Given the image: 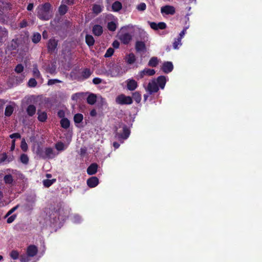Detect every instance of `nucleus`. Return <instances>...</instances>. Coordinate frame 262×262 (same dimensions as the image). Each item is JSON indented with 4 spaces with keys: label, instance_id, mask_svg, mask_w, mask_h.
I'll list each match as a JSON object with an SVG mask.
<instances>
[{
    "label": "nucleus",
    "instance_id": "nucleus-22",
    "mask_svg": "<svg viewBox=\"0 0 262 262\" xmlns=\"http://www.w3.org/2000/svg\"><path fill=\"white\" fill-rule=\"evenodd\" d=\"M64 112L62 110H60L58 112V116L62 118L60 121L61 126L63 128H66V118L64 117Z\"/></svg>",
    "mask_w": 262,
    "mask_h": 262
},
{
    "label": "nucleus",
    "instance_id": "nucleus-46",
    "mask_svg": "<svg viewBox=\"0 0 262 262\" xmlns=\"http://www.w3.org/2000/svg\"><path fill=\"white\" fill-rule=\"evenodd\" d=\"M48 72L51 74H54L56 73V67L55 65L49 66L47 69Z\"/></svg>",
    "mask_w": 262,
    "mask_h": 262
},
{
    "label": "nucleus",
    "instance_id": "nucleus-50",
    "mask_svg": "<svg viewBox=\"0 0 262 262\" xmlns=\"http://www.w3.org/2000/svg\"><path fill=\"white\" fill-rule=\"evenodd\" d=\"M166 28V24L164 22H160L158 24L157 30H163Z\"/></svg>",
    "mask_w": 262,
    "mask_h": 262
},
{
    "label": "nucleus",
    "instance_id": "nucleus-40",
    "mask_svg": "<svg viewBox=\"0 0 262 262\" xmlns=\"http://www.w3.org/2000/svg\"><path fill=\"white\" fill-rule=\"evenodd\" d=\"M10 257L13 259H17L19 258V253L16 250H12L10 253Z\"/></svg>",
    "mask_w": 262,
    "mask_h": 262
},
{
    "label": "nucleus",
    "instance_id": "nucleus-17",
    "mask_svg": "<svg viewBox=\"0 0 262 262\" xmlns=\"http://www.w3.org/2000/svg\"><path fill=\"white\" fill-rule=\"evenodd\" d=\"M135 49L137 52H142L146 50L145 44L143 41H137L136 42Z\"/></svg>",
    "mask_w": 262,
    "mask_h": 262
},
{
    "label": "nucleus",
    "instance_id": "nucleus-47",
    "mask_svg": "<svg viewBox=\"0 0 262 262\" xmlns=\"http://www.w3.org/2000/svg\"><path fill=\"white\" fill-rule=\"evenodd\" d=\"M146 8V5L144 3H141L137 6V9L140 11H144Z\"/></svg>",
    "mask_w": 262,
    "mask_h": 262
},
{
    "label": "nucleus",
    "instance_id": "nucleus-51",
    "mask_svg": "<svg viewBox=\"0 0 262 262\" xmlns=\"http://www.w3.org/2000/svg\"><path fill=\"white\" fill-rule=\"evenodd\" d=\"M55 147L57 150H63L64 147V144L61 142H58L56 144Z\"/></svg>",
    "mask_w": 262,
    "mask_h": 262
},
{
    "label": "nucleus",
    "instance_id": "nucleus-33",
    "mask_svg": "<svg viewBox=\"0 0 262 262\" xmlns=\"http://www.w3.org/2000/svg\"><path fill=\"white\" fill-rule=\"evenodd\" d=\"M41 39V35L38 32L34 33L32 37V41L34 43L39 42Z\"/></svg>",
    "mask_w": 262,
    "mask_h": 262
},
{
    "label": "nucleus",
    "instance_id": "nucleus-53",
    "mask_svg": "<svg viewBox=\"0 0 262 262\" xmlns=\"http://www.w3.org/2000/svg\"><path fill=\"white\" fill-rule=\"evenodd\" d=\"M8 158L6 153H3L0 157V163L4 162Z\"/></svg>",
    "mask_w": 262,
    "mask_h": 262
},
{
    "label": "nucleus",
    "instance_id": "nucleus-31",
    "mask_svg": "<svg viewBox=\"0 0 262 262\" xmlns=\"http://www.w3.org/2000/svg\"><path fill=\"white\" fill-rule=\"evenodd\" d=\"M4 181L6 184H12L13 182V178L11 174H6L4 177Z\"/></svg>",
    "mask_w": 262,
    "mask_h": 262
},
{
    "label": "nucleus",
    "instance_id": "nucleus-43",
    "mask_svg": "<svg viewBox=\"0 0 262 262\" xmlns=\"http://www.w3.org/2000/svg\"><path fill=\"white\" fill-rule=\"evenodd\" d=\"M62 81L57 79H49L48 81L47 84L48 85H53L56 84L57 83H62Z\"/></svg>",
    "mask_w": 262,
    "mask_h": 262
},
{
    "label": "nucleus",
    "instance_id": "nucleus-34",
    "mask_svg": "<svg viewBox=\"0 0 262 262\" xmlns=\"http://www.w3.org/2000/svg\"><path fill=\"white\" fill-rule=\"evenodd\" d=\"M107 28L108 30L114 32L116 30L117 25L114 21H111L107 23Z\"/></svg>",
    "mask_w": 262,
    "mask_h": 262
},
{
    "label": "nucleus",
    "instance_id": "nucleus-7",
    "mask_svg": "<svg viewBox=\"0 0 262 262\" xmlns=\"http://www.w3.org/2000/svg\"><path fill=\"white\" fill-rule=\"evenodd\" d=\"M159 90V86L155 80H152L151 82L148 83L147 91L149 92V94L157 93Z\"/></svg>",
    "mask_w": 262,
    "mask_h": 262
},
{
    "label": "nucleus",
    "instance_id": "nucleus-11",
    "mask_svg": "<svg viewBox=\"0 0 262 262\" xmlns=\"http://www.w3.org/2000/svg\"><path fill=\"white\" fill-rule=\"evenodd\" d=\"M57 46V41L54 38H51L48 43V51L50 52L55 51Z\"/></svg>",
    "mask_w": 262,
    "mask_h": 262
},
{
    "label": "nucleus",
    "instance_id": "nucleus-10",
    "mask_svg": "<svg viewBox=\"0 0 262 262\" xmlns=\"http://www.w3.org/2000/svg\"><path fill=\"white\" fill-rule=\"evenodd\" d=\"M8 36V30L6 28L0 26V43L4 42L7 39Z\"/></svg>",
    "mask_w": 262,
    "mask_h": 262
},
{
    "label": "nucleus",
    "instance_id": "nucleus-26",
    "mask_svg": "<svg viewBox=\"0 0 262 262\" xmlns=\"http://www.w3.org/2000/svg\"><path fill=\"white\" fill-rule=\"evenodd\" d=\"M85 42L89 47L93 46L95 42V40L93 36L87 34L85 36Z\"/></svg>",
    "mask_w": 262,
    "mask_h": 262
},
{
    "label": "nucleus",
    "instance_id": "nucleus-63",
    "mask_svg": "<svg viewBox=\"0 0 262 262\" xmlns=\"http://www.w3.org/2000/svg\"><path fill=\"white\" fill-rule=\"evenodd\" d=\"M97 114V112H96V111L94 109L92 110L91 112H90V115L91 116H95Z\"/></svg>",
    "mask_w": 262,
    "mask_h": 262
},
{
    "label": "nucleus",
    "instance_id": "nucleus-5",
    "mask_svg": "<svg viewBox=\"0 0 262 262\" xmlns=\"http://www.w3.org/2000/svg\"><path fill=\"white\" fill-rule=\"evenodd\" d=\"M118 38L124 45H127L132 39V35L128 33H118Z\"/></svg>",
    "mask_w": 262,
    "mask_h": 262
},
{
    "label": "nucleus",
    "instance_id": "nucleus-8",
    "mask_svg": "<svg viewBox=\"0 0 262 262\" xmlns=\"http://www.w3.org/2000/svg\"><path fill=\"white\" fill-rule=\"evenodd\" d=\"M161 69L164 73L168 74L173 70V64L171 61H165L163 63Z\"/></svg>",
    "mask_w": 262,
    "mask_h": 262
},
{
    "label": "nucleus",
    "instance_id": "nucleus-37",
    "mask_svg": "<svg viewBox=\"0 0 262 262\" xmlns=\"http://www.w3.org/2000/svg\"><path fill=\"white\" fill-rule=\"evenodd\" d=\"M63 0L62 1L61 5L58 8V13L60 14L61 15L64 16L66 14V5L63 3Z\"/></svg>",
    "mask_w": 262,
    "mask_h": 262
},
{
    "label": "nucleus",
    "instance_id": "nucleus-1",
    "mask_svg": "<svg viewBox=\"0 0 262 262\" xmlns=\"http://www.w3.org/2000/svg\"><path fill=\"white\" fill-rule=\"evenodd\" d=\"M36 12L37 16L40 19L49 20L53 16L52 5L48 2L40 4L36 8Z\"/></svg>",
    "mask_w": 262,
    "mask_h": 262
},
{
    "label": "nucleus",
    "instance_id": "nucleus-59",
    "mask_svg": "<svg viewBox=\"0 0 262 262\" xmlns=\"http://www.w3.org/2000/svg\"><path fill=\"white\" fill-rule=\"evenodd\" d=\"M34 8V4L33 3H29L27 7V10L29 11H31L33 10Z\"/></svg>",
    "mask_w": 262,
    "mask_h": 262
},
{
    "label": "nucleus",
    "instance_id": "nucleus-57",
    "mask_svg": "<svg viewBox=\"0 0 262 262\" xmlns=\"http://www.w3.org/2000/svg\"><path fill=\"white\" fill-rule=\"evenodd\" d=\"M112 46H113V48H114L115 49H118L119 47L120 43L118 41L115 40L113 41V42L112 43Z\"/></svg>",
    "mask_w": 262,
    "mask_h": 262
},
{
    "label": "nucleus",
    "instance_id": "nucleus-62",
    "mask_svg": "<svg viewBox=\"0 0 262 262\" xmlns=\"http://www.w3.org/2000/svg\"><path fill=\"white\" fill-rule=\"evenodd\" d=\"M5 13L4 10L3 9V5L2 2H0V15H2Z\"/></svg>",
    "mask_w": 262,
    "mask_h": 262
},
{
    "label": "nucleus",
    "instance_id": "nucleus-54",
    "mask_svg": "<svg viewBox=\"0 0 262 262\" xmlns=\"http://www.w3.org/2000/svg\"><path fill=\"white\" fill-rule=\"evenodd\" d=\"M93 82L95 84H99L102 82V79L100 78L96 77L93 79Z\"/></svg>",
    "mask_w": 262,
    "mask_h": 262
},
{
    "label": "nucleus",
    "instance_id": "nucleus-35",
    "mask_svg": "<svg viewBox=\"0 0 262 262\" xmlns=\"http://www.w3.org/2000/svg\"><path fill=\"white\" fill-rule=\"evenodd\" d=\"M83 119V116L82 114L78 113L74 115V121L75 123H80Z\"/></svg>",
    "mask_w": 262,
    "mask_h": 262
},
{
    "label": "nucleus",
    "instance_id": "nucleus-16",
    "mask_svg": "<svg viewBox=\"0 0 262 262\" xmlns=\"http://www.w3.org/2000/svg\"><path fill=\"white\" fill-rule=\"evenodd\" d=\"M92 31L95 36H99L103 33L102 27L99 25H95L93 27Z\"/></svg>",
    "mask_w": 262,
    "mask_h": 262
},
{
    "label": "nucleus",
    "instance_id": "nucleus-13",
    "mask_svg": "<svg viewBox=\"0 0 262 262\" xmlns=\"http://www.w3.org/2000/svg\"><path fill=\"white\" fill-rule=\"evenodd\" d=\"M92 72L91 71L89 68L84 69L81 73V76L79 77L80 80H84L89 78L92 75Z\"/></svg>",
    "mask_w": 262,
    "mask_h": 262
},
{
    "label": "nucleus",
    "instance_id": "nucleus-38",
    "mask_svg": "<svg viewBox=\"0 0 262 262\" xmlns=\"http://www.w3.org/2000/svg\"><path fill=\"white\" fill-rule=\"evenodd\" d=\"M29 256L28 255L27 253L23 254L19 256V260L20 262H29L30 260Z\"/></svg>",
    "mask_w": 262,
    "mask_h": 262
},
{
    "label": "nucleus",
    "instance_id": "nucleus-2",
    "mask_svg": "<svg viewBox=\"0 0 262 262\" xmlns=\"http://www.w3.org/2000/svg\"><path fill=\"white\" fill-rule=\"evenodd\" d=\"M24 70V67L21 64H18L15 68L14 71L17 74H19L15 77V79L17 83H20L23 82L25 78V74L23 73Z\"/></svg>",
    "mask_w": 262,
    "mask_h": 262
},
{
    "label": "nucleus",
    "instance_id": "nucleus-3",
    "mask_svg": "<svg viewBox=\"0 0 262 262\" xmlns=\"http://www.w3.org/2000/svg\"><path fill=\"white\" fill-rule=\"evenodd\" d=\"M116 101L118 104L121 105L131 104L133 102L131 97L125 96L124 94H121L118 96Z\"/></svg>",
    "mask_w": 262,
    "mask_h": 262
},
{
    "label": "nucleus",
    "instance_id": "nucleus-55",
    "mask_svg": "<svg viewBox=\"0 0 262 262\" xmlns=\"http://www.w3.org/2000/svg\"><path fill=\"white\" fill-rule=\"evenodd\" d=\"M150 27L151 29L157 30L158 24L155 22H149Z\"/></svg>",
    "mask_w": 262,
    "mask_h": 262
},
{
    "label": "nucleus",
    "instance_id": "nucleus-32",
    "mask_svg": "<svg viewBox=\"0 0 262 262\" xmlns=\"http://www.w3.org/2000/svg\"><path fill=\"white\" fill-rule=\"evenodd\" d=\"M55 179H53L51 180L46 179L43 180V185L45 187L48 188L51 186L54 183L56 182Z\"/></svg>",
    "mask_w": 262,
    "mask_h": 262
},
{
    "label": "nucleus",
    "instance_id": "nucleus-44",
    "mask_svg": "<svg viewBox=\"0 0 262 262\" xmlns=\"http://www.w3.org/2000/svg\"><path fill=\"white\" fill-rule=\"evenodd\" d=\"M28 84L29 87H35L37 85L36 80L35 78H30L28 81Z\"/></svg>",
    "mask_w": 262,
    "mask_h": 262
},
{
    "label": "nucleus",
    "instance_id": "nucleus-20",
    "mask_svg": "<svg viewBox=\"0 0 262 262\" xmlns=\"http://www.w3.org/2000/svg\"><path fill=\"white\" fill-rule=\"evenodd\" d=\"M97 100L96 95L94 94H90L86 98L87 103L90 105L94 104Z\"/></svg>",
    "mask_w": 262,
    "mask_h": 262
},
{
    "label": "nucleus",
    "instance_id": "nucleus-9",
    "mask_svg": "<svg viewBox=\"0 0 262 262\" xmlns=\"http://www.w3.org/2000/svg\"><path fill=\"white\" fill-rule=\"evenodd\" d=\"M37 247L34 245H31L27 248L26 253L30 257H34L37 254Z\"/></svg>",
    "mask_w": 262,
    "mask_h": 262
},
{
    "label": "nucleus",
    "instance_id": "nucleus-56",
    "mask_svg": "<svg viewBox=\"0 0 262 262\" xmlns=\"http://www.w3.org/2000/svg\"><path fill=\"white\" fill-rule=\"evenodd\" d=\"M187 29V27L184 28L183 30L180 32L179 34V37L178 38H181V39L182 38L183 36L185 34L186 30Z\"/></svg>",
    "mask_w": 262,
    "mask_h": 262
},
{
    "label": "nucleus",
    "instance_id": "nucleus-4",
    "mask_svg": "<svg viewBox=\"0 0 262 262\" xmlns=\"http://www.w3.org/2000/svg\"><path fill=\"white\" fill-rule=\"evenodd\" d=\"M37 155L42 159H52L55 155L53 149L51 147L46 148L45 151L38 150Z\"/></svg>",
    "mask_w": 262,
    "mask_h": 262
},
{
    "label": "nucleus",
    "instance_id": "nucleus-6",
    "mask_svg": "<svg viewBox=\"0 0 262 262\" xmlns=\"http://www.w3.org/2000/svg\"><path fill=\"white\" fill-rule=\"evenodd\" d=\"M161 12L166 15H173L176 13V9L172 6L166 5L161 7Z\"/></svg>",
    "mask_w": 262,
    "mask_h": 262
},
{
    "label": "nucleus",
    "instance_id": "nucleus-15",
    "mask_svg": "<svg viewBox=\"0 0 262 262\" xmlns=\"http://www.w3.org/2000/svg\"><path fill=\"white\" fill-rule=\"evenodd\" d=\"M155 73L156 72L154 69L145 68L143 70L140 71L139 76L140 78H142L145 75L152 76L155 74Z\"/></svg>",
    "mask_w": 262,
    "mask_h": 262
},
{
    "label": "nucleus",
    "instance_id": "nucleus-60",
    "mask_svg": "<svg viewBox=\"0 0 262 262\" xmlns=\"http://www.w3.org/2000/svg\"><path fill=\"white\" fill-rule=\"evenodd\" d=\"M21 148L24 151H26L27 150V145L26 142H24V143L23 142L21 143Z\"/></svg>",
    "mask_w": 262,
    "mask_h": 262
},
{
    "label": "nucleus",
    "instance_id": "nucleus-58",
    "mask_svg": "<svg viewBox=\"0 0 262 262\" xmlns=\"http://www.w3.org/2000/svg\"><path fill=\"white\" fill-rule=\"evenodd\" d=\"M10 137L11 139H13L14 138H20V135L18 133H15L14 134H13L10 136Z\"/></svg>",
    "mask_w": 262,
    "mask_h": 262
},
{
    "label": "nucleus",
    "instance_id": "nucleus-48",
    "mask_svg": "<svg viewBox=\"0 0 262 262\" xmlns=\"http://www.w3.org/2000/svg\"><path fill=\"white\" fill-rule=\"evenodd\" d=\"M181 38H178L176 39L173 43V47L174 49H178V46L181 45Z\"/></svg>",
    "mask_w": 262,
    "mask_h": 262
},
{
    "label": "nucleus",
    "instance_id": "nucleus-25",
    "mask_svg": "<svg viewBox=\"0 0 262 262\" xmlns=\"http://www.w3.org/2000/svg\"><path fill=\"white\" fill-rule=\"evenodd\" d=\"M38 119L40 122H45L47 119V115L45 112L38 111Z\"/></svg>",
    "mask_w": 262,
    "mask_h": 262
},
{
    "label": "nucleus",
    "instance_id": "nucleus-24",
    "mask_svg": "<svg viewBox=\"0 0 262 262\" xmlns=\"http://www.w3.org/2000/svg\"><path fill=\"white\" fill-rule=\"evenodd\" d=\"M84 94L83 93H77L73 94L72 96L73 100L78 101V100L81 101L84 99Z\"/></svg>",
    "mask_w": 262,
    "mask_h": 262
},
{
    "label": "nucleus",
    "instance_id": "nucleus-30",
    "mask_svg": "<svg viewBox=\"0 0 262 262\" xmlns=\"http://www.w3.org/2000/svg\"><path fill=\"white\" fill-rule=\"evenodd\" d=\"M158 64V58L156 57H151L148 63V65L151 67H156Z\"/></svg>",
    "mask_w": 262,
    "mask_h": 262
},
{
    "label": "nucleus",
    "instance_id": "nucleus-23",
    "mask_svg": "<svg viewBox=\"0 0 262 262\" xmlns=\"http://www.w3.org/2000/svg\"><path fill=\"white\" fill-rule=\"evenodd\" d=\"M102 8L103 6L100 5L94 4L92 7V11L94 14L98 15L102 11Z\"/></svg>",
    "mask_w": 262,
    "mask_h": 262
},
{
    "label": "nucleus",
    "instance_id": "nucleus-29",
    "mask_svg": "<svg viewBox=\"0 0 262 262\" xmlns=\"http://www.w3.org/2000/svg\"><path fill=\"white\" fill-rule=\"evenodd\" d=\"M33 75L36 78H41V75L36 64L33 65Z\"/></svg>",
    "mask_w": 262,
    "mask_h": 262
},
{
    "label": "nucleus",
    "instance_id": "nucleus-61",
    "mask_svg": "<svg viewBox=\"0 0 262 262\" xmlns=\"http://www.w3.org/2000/svg\"><path fill=\"white\" fill-rule=\"evenodd\" d=\"M12 46H14V47L12 48L13 49H14L16 48L17 47V40H15V39H13L12 40Z\"/></svg>",
    "mask_w": 262,
    "mask_h": 262
},
{
    "label": "nucleus",
    "instance_id": "nucleus-18",
    "mask_svg": "<svg viewBox=\"0 0 262 262\" xmlns=\"http://www.w3.org/2000/svg\"><path fill=\"white\" fill-rule=\"evenodd\" d=\"M65 16L61 15L59 13H57L54 19V23L58 26L62 24L64 21Z\"/></svg>",
    "mask_w": 262,
    "mask_h": 262
},
{
    "label": "nucleus",
    "instance_id": "nucleus-36",
    "mask_svg": "<svg viewBox=\"0 0 262 262\" xmlns=\"http://www.w3.org/2000/svg\"><path fill=\"white\" fill-rule=\"evenodd\" d=\"M13 112V107L11 105H8L6 107L5 115L6 116H10Z\"/></svg>",
    "mask_w": 262,
    "mask_h": 262
},
{
    "label": "nucleus",
    "instance_id": "nucleus-14",
    "mask_svg": "<svg viewBox=\"0 0 262 262\" xmlns=\"http://www.w3.org/2000/svg\"><path fill=\"white\" fill-rule=\"evenodd\" d=\"M156 83L160 89H163L166 83V77L163 75L159 76L156 79Z\"/></svg>",
    "mask_w": 262,
    "mask_h": 262
},
{
    "label": "nucleus",
    "instance_id": "nucleus-52",
    "mask_svg": "<svg viewBox=\"0 0 262 262\" xmlns=\"http://www.w3.org/2000/svg\"><path fill=\"white\" fill-rule=\"evenodd\" d=\"M28 26V22L26 19H23L19 24V27L20 28H24Z\"/></svg>",
    "mask_w": 262,
    "mask_h": 262
},
{
    "label": "nucleus",
    "instance_id": "nucleus-64",
    "mask_svg": "<svg viewBox=\"0 0 262 262\" xmlns=\"http://www.w3.org/2000/svg\"><path fill=\"white\" fill-rule=\"evenodd\" d=\"M15 140H13L12 141V145H11V150H13L14 149V147H15Z\"/></svg>",
    "mask_w": 262,
    "mask_h": 262
},
{
    "label": "nucleus",
    "instance_id": "nucleus-49",
    "mask_svg": "<svg viewBox=\"0 0 262 262\" xmlns=\"http://www.w3.org/2000/svg\"><path fill=\"white\" fill-rule=\"evenodd\" d=\"M16 217L17 214H16L12 215L7 219V223L8 224L12 223L16 219Z\"/></svg>",
    "mask_w": 262,
    "mask_h": 262
},
{
    "label": "nucleus",
    "instance_id": "nucleus-41",
    "mask_svg": "<svg viewBox=\"0 0 262 262\" xmlns=\"http://www.w3.org/2000/svg\"><path fill=\"white\" fill-rule=\"evenodd\" d=\"M19 207V205L17 204L14 207L12 208L10 210L8 211V212L6 213V214L5 216V218L8 217L9 216H10L11 214H12L15 211H16Z\"/></svg>",
    "mask_w": 262,
    "mask_h": 262
},
{
    "label": "nucleus",
    "instance_id": "nucleus-12",
    "mask_svg": "<svg viewBox=\"0 0 262 262\" xmlns=\"http://www.w3.org/2000/svg\"><path fill=\"white\" fill-rule=\"evenodd\" d=\"M138 86V83L134 79H128L126 80V87L128 90L134 91Z\"/></svg>",
    "mask_w": 262,
    "mask_h": 262
},
{
    "label": "nucleus",
    "instance_id": "nucleus-19",
    "mask_svg": "<svg viewBox=\"0 0 262 262\" xmlns=\"http://www.w3.org/2000/svg\"><path fill=\"white\" fill-rule=\"evenodd\" d=\"M136 60L135 54L133 53H130L128 54L126 57V62L128 64H132L135 63Z\"/></svg>",
    "mask_w": 262,
    "mask_h": 262
},
{
    "label": "nucleus",
    "instance_id": "nucleus-45",
    "mask_svg": "<svg viewBox=\"0 0 262 262\" xmlns=\"http://www.w3.org/2000/svg\"><path fill=\"white\" fill-rule=\"evenodd\" d=\"M114 52V49L112 48H109L105 53L104 57H111Z\"/></svg>",
    "mask_w": 262,
    "mask_h": 262
},
{
    "label": "nucleus",
    "instance_id": "nucleus-39",
    "mask_svg": "<svg viewBox=\"0 0 262 262\" xmlns=\"http://www.w3.org/2000/svg\"><path fill=\"white\" fill-rule=\"evenodd\" d=\"M20 160L23 164H27L29 162V158L26 154H23L20 155Z\"/></svg>",
    "mask_w": 262,
    "mask_h": 262
},
{
    "label": "nucleus",
    "instance_id": "nucleus-28",
    "mask_svg": "<svg viewBox=\"0 0 262 262\" xmlns=\"http://www.w3.org/2000/svg\"><path fill=\"white\" fill-rule=\"evenodd\" d=\"M27 112L29 116H33L36 112V107L34 105H29L27 108Z\"/></svg>",
    "mask_w": 262,
    "mask_h": 262
},
{
    "label": "nucleus",
    "instance_id": "nucleus-27",
    "mask_svg": "<svg viewBox=\"0 0 262 262\" xmlns=\"http://www.w3.org/2000/svg\"><path fill=\"white\" fill-rule=\"evenodd\" d=\"M132 99L136 101L137 103H139L141 100V95L139 92H135L132 94Z\"/></svg>",
    "mask_w": 262,
    "mask_h": 262
},
{
    "label": "nucleus",
    "instance_id": "nucleus-42",
    "mask_svg": "<svg viewBox=\"0 0 262 262\" xmlns=\"http://www.w3.org/2000/svg\"><path fill=\"white\" fill-rule=\"evenodd\" d=\"M3 5V9L4 10L5 12L11 9V5L9 3L6 2H2Z\"/></svg>",
    "mask_w": 262,
    "mask_h": 262
},
{
    "label": "nucleus",
    "instance_id": "nucleus-21",
    "mask_svg": "<svg viewBox=\"0 0 262 262\" xmlns=\"http://www.w3.org/2000/svg\"><path fill=\"white\" fill-rule=\"evenodd\" d=\"M122 8V4L119 1H115L112 6V10L114 12H118Z\"/></svg>",
    "mask_w": 262,
    "mask_h": 262
}]
</instances>
